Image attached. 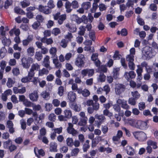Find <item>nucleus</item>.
<instances>
[{"label":"nucleus","mask_w":158,"mask_h":158,"mask_svg":"<svg viewBox=\"0 0 158 158\" xmlns=\"http://www.w3.org/2000/svg\"><path fill=\"white\" fill-rule=\"evenodd\" d=\"M76 94L73 91L69 92L68 94V99L71 102H73L76 98Z\"/></svg>","instance_id":"nucleus-17"},{"label":"nucleus","mask_w":158,"mask_h":158,"mask_svg":"<svg viewBox=\"0 0 158 158\" xmlns=\"http://www.w3.org/2000/svg\"><path fill=\"white\" fill-rule=\"evenodd\" d=\"M65 117L67 118H70L72 117V113L70 110H66L64 111Z\"/></svg>","instance_id":"nucleus-31"},{"label":"nucleus","mask_w":158,"mask_h":158,"mask_svg":"<svg viewBox=\"0 0 158 158\" xmlns=\"http://www.w3.org/2000/svg\"><path fill=\"white\" fill-rule=\"evenodd\" d=\"M38 9L40 12L46 14H48L51 13V11L48 6H44L41 5L39 6Z\"/></svg>","instance_id":"nucleus-9"},{"label":"nucleus","mask_w":158,"mask_h":158,"mask_svg":"<svg viewBox=\"0 0 158 158\" xmlns=\"http://www.w3.org/2000/svg\"><path fill=\"white\" fill-rule=\"evenodd\" d=\"M56 116L54 114H50L48 116L49 120L51 121H55L56 120Z\"/></svg>","instance_id":"nucleus-64"},{"label":"nucleus","mask_w":158,"mask_h":158,"mask_svg":"<svg viewBox=\"0 0 158 158\" xmlns=\"http://www.w3.org/2000/svg\"><path fill=\"white\" fill-rule=\"evenodd\" d=\"M21 62L23 66L26 69H28L32 63L33 59L30 57L28 58L23 57L22 58Z\"/></svg>","instance_id":"nucleus-3"},{"label":"nucleus","mask_w":158,"mask_h":158,"mask_svg":"<svg viewBox=\"0 0 158 158\" xmlns=\"http://www.w3.org/2000/svg\"><path fill=\"white\" fill-rule=\"evenodd\" d=\"M124 115V112H122L118 113V114H115L114 117L116 119L117 121H119L121 119V117H123Z\"/></svg>","instance_id":"nucleus-36"},{"label":"nucleus","mask_w":158,"mask_h":158,"mask_svg":"<svg viewBox=\"0 0 158 158\" xmlns=\"http://www.w3.org/2000/svg\"><path fill=\"white\" fill-rule=\"evenodd\" d=\"M98 7V4L97 3H94L93 4L92 8L91 9V12L93 13L95 12Z\"/></svg>","instance_id":"nucleus-57"},{"label":"nucleus","mask_w":158,"mask_h":158,"mask_svg":"<svg viewBox=\"0 0 158 158\" xmlns=\"http://www.w3.org/2000/svg\"><path fill=\"white\" fill-rule=\"evenodd\" d=\"M103 91L106 92V94H107L110 91V88L108 85H106L103 87Z\"/></svg>","instance_id":"nucleus-61"},{"label":"nucleus","mask_w":158,"mask_h":158,"mask_svg":"<svg viewBox=\"0 0 158 158\" xmlns=\"http://www.w3.org/2000/svg\"><path fill=\"white\" fill-rule=\"evenodd\" d=\"M47 4V6L50 10L54 8L55 6V5L53 3V1L52 0H49Z\"/></svg>","instance_id":"nucleus-47"},{"label":"nucleus","mask_w":158,"mask_h":158,"mask_svg":"<svg viewBox=\"0 0 158 158\" xmlns=\"http://www.w3.org/2000/svg\"><path fill=\"white\" fill-rule=\"evenodd\" d=\"M147 143L148 145L152 146L153 149H156L158 148L157 143L151 140H148L147 142Z\"/></svg>","instance_id":"nucleus-20"},{"label":"nucleus","mask_w":158,"mask_h":158,"mask_svg":"<svg viewBox=\"0 0 158 158\" xmlns=\"http://www.w3.org/2000/svg\"><path fill=\"white\" fill-rule=\"evenodd\" d=\"M98 71L104 73H106L107 71V68L104 65H101L98 68Z\"/></svg>","instance_id":"nucleus-48"},{"label":"nucleus","mask_w":158,"mask_h":158,"mask_svg":"<svg viewBox=\"0 0 158 158\" xmlns=\"http://www.w3.org/2000/svg\"><path fill=\"white\" fill-rule=\"evenodd\" d=\"M66 15L65 14H63L60 15L58 20V23L60 25L62 24L64 21L66 19Z\"/></svg>","instance_id":"nucleus-30"},{"label":"nucleus","mask_w":158,"mask_h":158,"mask_svg":"<svg viewBox=\"0 0 158 158\" xmlns=\"http://www.w3.org/2000/svg\"><path fill=\"white\" fill-rule=\"evenodd\" d=\"M2 42L4 46H8L10 44V41L9 39H7L5 37L3 38V39L2 40Z\"/></svg>","instance_id":"nucleus-42"},{"label":"nucleus","mask_w":158,"mask_h":158,"mask_svg":"<svg viewBox=\"0 0 158 158\" xmlns=\"http://www.w3.org/2000/svg\"><path fill=\"white\" fill-rule=\"evenodd\" d=\"M98 53H93L91 57V60L93 61H95V60H98Z\"/></svg>","instance_id":"nucleus-56"},{"label":"nucleus","mask_w":158,"mask_h":158,"mask_svg":"<svg viewBox=\"0 0 158 158\" xmlns=\"http://www.w3.org/2000/svg\"><path fill=\"white\" fill-rule=\"evenodd\" d=\"M60 32V30L58 28H55L53 29L52 31V34H54L55 36L58 35Z\"/></svg>","instance_id":"nucleus-44"},{"label":"nucleus","mask_w":158,"mask_h":158,"mask_svg":"<svg viewBox=\"0 0 158 158\" xmlns=\"http://www.w3.org/2000/svg\"><path fill=\"white\" fill-rule=\"evenodd\" d=\"M106 80V76L103 73L100 72L99 75V80L102 82H103L105 81Z\"/></svg>","instance_id":"nucleus-32"},{"label":"nucleus","mask_w":158,"mask_h":158,"mask_svg":"<svg viewBox=\"0 0 158 158\" xmlns=\"http://www.w3.org/2000/svg\"><path fill=\"white\" fill-rule=\"evenodd\" d=\"M67 41L65 39H63L61 40L60 43V45L63 48H65L67 46Z\"/></svg>","instance_id":"nucleus-54"},{"label":"nucleus","mask_w":158,"mask_h":158,"mask_svg":"<svg viewBox=\"0 0 158 158\" xmlns=\"http://www.w3.org/2000/svg\"><path fill=\"white\" fill-rule=\"evenodd\" d=\"M127 154L131 156H133L134 154V149L131 146H128L127 147L126 150Z\"/></svg>","instance_id":"nucleus-22"},{"label":"nucleus","mask_w":158,"mask_h":158,"mask_svg":"<svg viewBox=\"0 0 158 158\" xmlns=\"http://www.w3.org/2000/svg\"><path fill=\"white\" fill-rule=\"evenodd\" d=\"M35 56V58L38 61L41 60L43 58L42 54L40 52H36Z\"/></svg>","instance_id":"nucleus-46"},{"label":"nucleus","mask_w":158,"mask_h":158,"mask_svg":"<svg viewBox=\"0 0 158 158\" xmlns=\"http://www.w3.org/2000/svg\"><path fill=\"white\" fill-rule=\"evenodd\" d=\"M64 88L62 86L59 87L58 89V94L60 96H62L64 94Z\"/></svg>","instance_id":"nucleus-40"},{"label":"nucleus","mask_w":158,"mask_h":158,"mask_svg":"<svg viewBox=\"0 0 158 158\" xmlns=\"http://www.w3.org/2000/svg\"><path fill=\"white\" fill-rule=\"evenodd\" d=\"M35 49L33 47H29L27 49V52L28 55L32 56L34 55Z\"/></svg>","instance_id":"nucleus-23"},{"label":"nucleus","mask_w":158,"mask_h":158,"mask_svg":"<svg viewBox=\"0 0 158 158\" xmlns=\"http://www.w3.org/2000/svg\"><path fill=\"white\" fill-rule=\"evenodd\" d=\"M65 27L68 29L69 31L70 32L73 33L76 31L77 28L75 25L70 24L69 23H67L66 24Z\"/></svg>","instance_id":"nucleus-16"},{"label":"nucleus","mask_w":158,"mask_h":158,"mask_svg":"<svg viewBox=\"0 0 158 158\" xmlns=\"http://www.w3.org/2000/svg\"><path fill=\"white\" fill-rule=\"evenodd\" d=\"M79 115L80 117L79 121L77 123L78 125L81 126H86L87 123L88 118L85 116V112L82 111L80 112L79 114Z\"/></svg>","instance_id":"nucleus-1"},{"label":"nucleus","mask_w":158,"mask_h":158,"mask_svg":"<svg viewBox=\"0 0 158 158\" xmlns=\"http://www.w3.org/2000/svg\"><path fill=\"white\" fill-rule=\"evenodd\" d=\"M67 132L69 134H72L73 136H76L78 134V132L74 128H71L69 130H67Z\"/></svg>","instance_id":"nucleus-37"},{"label":"nucleus","mask_w":158,"mask_h":158,"mask_svg":"<svg viewBox=\"0 0 158 158\" xmlns=\"http://www.w3.org/2000/svg\"><path fill=\"white\" fill-rule=\"evenodd\" d=\"M89 35L90 39L93 41H95L96 39L95 32L94 31H92L89 32Z\"/></svg>","instance_id":"nucleus-39"},{"label":"nucleus","mask_w":158,"mask_h":158,"mask_svg":"<svg viewBox=\"0 0 158 158\" xmlns=\"http://www.w3.org/2000/svg\"><path fill=\"white\" fill-rule=\"evenodd\" d=\"M84 59L85 57L83 55L79 54L76 59L75 62V64L78 67L84 66L85 64Z\"/></svg>","instance_id":"nucleus-4"},{"label":"nucleus","mask_w":158,"mask_h":158,"mask_svg":"<svg viewBox=\"0 0 158 158\" xmlns=\"http://www.w3.org/2000/svg\"><path fill=\"white\" fill-rule=\"evenodd\" d=\"M12 143V141L10 139H8V140L3 143V146L4 148L5 149H8Z\"/></svg>","instance_id":"nucleus-29"},{"label":"nucleus","mask_w":158,"mask_h":158,"mask_svg":"<svg viewBox=\"0 0 158 158\" xmlns=\"http://www.w3.org/2000/svg\"><path fill=\"white\" fill-rule=\"evenodd\" d=\"M6 65V62L5 61H2L0 65V67L1 69L0 71H1L2 70V72H3Z\"/></svg>","instance_id":"nucleus-53"},{"label":"nucleus","mask_w":158,"mask_h":158,"mask_svg":"<svg viewBox=\"0 0 158 158\" xmlns=\"http://www.w3.org/2000/svg\"><path fill=\"white\" fill-rule=\"evenodd\" d=\"M94 73V70L93 69H85L82 70L81 73L84 76H86L87 74L89 77L92 76Z\"/></svg>","instance_id":"nucleus-8"},{"label":"nucleus","mask_w":158,"mask_h":158,"mask_svg":"<svg viewBox=\"0 0 158 158\" xmlns=\"http://www.w3.org/2000/svg\"><path fill=\"white\" fill-rule=\"evenodd\" d=\"M73 8L76 9L78 8L79 5L78 2L76 0L73 1L71 3Z\"/></svg>","instance_id":"nucleus-60"},{"label":"nucleus","mask_w":158,"mask_h":158,"mask_svg":"<svg viewBox=\"0 0 158 158\" xmlns=\"http://www.w3.org/2000/svg\"><path fill=\"white\" fill-rule=\"evenodd\" d=\"M79 152V150L78 148H75L73 149L71 152L72 156H76Z\"/></svg>","instance_id":"nucleus-55"},{"label":"nucleus","mask_w":158,"mask_h":158,"mask_svg":"<svg viewBox=\"0 0 158 158\" xmlns=\"http://www.w3.org/2000/svg\"><path fill=\"white\" fill-rule=\"evenodd\" d=\"M125 86L122 84L117 85L115 87V90L116 93L119 95L124 90Z\"/></svg>","instance_id":"nucleus-11"},{"label":"nucleus","mask_w":158,"mask_h":158,"mask_svg":"<svg viewBox=\"0 0 158 158\" xmlns=\"http://www.w3.org/2000/svg\"><path fill=\"white\" fill-rule=\"evenodd\" d=\"M113 108L115 111L119 113V112H123V111L120 110V107L118 104H115L113 106Z\"/></svg>","instance_id":"nucleus-50"},{"label":"nucleus","mask_w":158,"mask_h":158,"mask_svg":"<svg viewBox=\"0 0 158 158\" xmlns=\"http://www.w3.org/2000/svg\"><path fill=\"white\" fill-rule=\"evenodd\" d=\"M48 73L49 70L44 68L40 70L39 71V75L40 76H42L44 74L47 75Z\"/></svg>","instance_id":"nucleus-27"},{"label":"nucleus","mask_w":158,"mask_h":158,"mask_svg":"<svg viewBox=\"0 0 158 158\" xmlns=\"http://www.w3.org/2000/svg\"><path fill=\"white\" fill-rule=\"evenodd\" d=\"M95 123L98 127H100L101 124L104 122L106 119L105 116L102 114L99 115L98 114H96L95 115Z\"/></svg>","instance_id":"nucleus-5"},{"label":"nucleus","mask_w":158,"mask_h":158,"mask_svg":"<svg viewBox=\"0 0 158 158\" xmlns=\"http://www.w3.org/2000/svg\"><path fill=\"white\" fill-rule=\"evenodd\" d=\"M40 69V66L37 64H33L31 66V69L34 71L35 70L38 71Z\"/></svg>","instance_id":"nucleus-35"},{"label":"nucleus","mask_w":158,"mask_h":158,"mask_svg":"<svg viewBox=\"0 0 158 158\" xmlns=\"http://www.w3.org/2000/svg\"><path fill=\"white\" fill-rule=\"evenodd\" d=\"M137 69L136 70V73L137 74H142V73L143 72V68L142 67H141L140 65H137Z\"/></svg>","instance_id":"nucleus-59"},{"label":"nucleus","mask_w":158,"mask_h":158,"mask_svg":"<svg viewBox=\"0 0 158 158\" xmlns=\"http://www.w3.org/2000/svg\"><path fill=\"white\" fill-rule=\"evenodd\" d=\"M136 74L134 71H130L129 72H126L124 77L127 81H130L131 79L135 78Z\"/></svg>","instance_id":"nucleus-7"},{"label":"nucleus","mask_w":158,"mask_h":158,"mask_svg":"<svg viewBox=\"0 0 158 158\" xmlns=\"http://www.w3.org/2000/svg\"><path fill=\"white\" fill-rule=\"evenodd\" d=\"M45 107L46 110L47 111H50L52 109V106L51 104L46 103L45 104Z\"/></svg>","instance_id":"nucleus-63"},{"label":"nucleus","mask_w":158,"mask_h":158,"mask_svg":"<svg viewBox=\"0 0 158 158\" xmlns=\"http://www.w3.org/2000/svg\"><path fill=\"white\" fill-rule=\"evenodd\" d=\"M40 134L38 136V139L41 140L42 137L44 136L47 133L46 130L44 127L42 128L40 130Z\"/></svg>","instance_id":"nucleus-19"},{"label":"nucleus","mask_w":158,"mask_h":158,"mask_svg":"<svg viewBox=\"0 0 158 158\" xmlns=\"http://www.w3.org/2000/svg\"><path fill=\"white\" fill-rule=\"evenodd\" d=\"M119 69L118 68H115L113 70V77L115 79H117L118 78L119 75Z\"/></svg>","instance_id":"nucleus-26"},{"label":"nucleus","mask_w":158,"mask_h":158,"mask_svg":"<svg viewBox=\"0 0 158 158\" xmlns=\"http://www.w3.org/2000/svg\"><path fill=\"white\" fill-rule=\"evenodd\" d=\"M66 143L68 146L71 147L73 145V141L71 138L69 137L66 140Z\"/></svg>","instance_id":"nucleus-33"},{"label":"nucleus","mask_w":158,"mask_h":158,"mask_svg":"<svg viewBox=\"0 0 158 158\" xmlns=\"http://www.w3.org/2000/svg\"><path fill=\"white\" fill-rule=\"evenodd\" d=\"M57 52V49L55 47H52L49 50V53L52 55V58H54L57 56L56 52Z\"/></svg>","instance_id":"nucleus-25"},{"label":"nucleus","mask_w":158,"mask_h":158,"mask_svg":"<svg viewBox=\"0 0 158 158\" xmlns=\"http://www.w3.org/2000/svg\"><path fill=\"white\" fill-rule=\"evenodd\" d=\"M40 25V23L36 21L34 22V23L32 25V26L34 29L36 30L39 27Z\"/></svg>","instance_id":"nucleus-58"},{"label":"nucleus","mask_w":158,"mask_h":158,"mask_svg":"<svg viewBox=\"0 0 158 158\" xmlns=\"http://www.w3.org/2000/svg\"><path fill=\"white\" fill-rule=\"evenodd\" d=\"M137 127L140 129L143 130L147 128V123L144 121L140 120L138 121L136 123Z\"/></svg>","instance_id":"nucleus-10"},{"label":"nucleus","mask_w":158,"mask_h":158,"mask_svg":"<svg viewBox=\"0 0 158 158\" xmlns=\"http://www.w3.org/2000/svg\"><path fill=\"white\" fill-rule=\"evenodd\" d=\"M49 57L48 56H46L44 58L43 64L44 66L46 68L48 69L49 70H50L51 68L50 66Z\"/></svg>","instance_id":"nucleus-13"},{"label":"nucleus","mask_w":158,"mask_h":158,"mask_svg":"<svg viewBox=\"0 0 158 158\" xmlns=\"http://www.w3.org/2000/svg\"><path fill=\"white\" fill-rule=\"evenodd\" d=\"M91 6V3L89 2H83L81 5V6L85 10H88Z\"/></svg>","instance_id":"nucleus-21"},{"label":"nucleus","mask_w":158,"mask_h":158,"mask_svg":"<svg viewBox=\"0 0 158 158\" xmlns=\"http://www.w3.org/2000/svg\"><path fill=\"white\" fill-rule=\"evenodd\" d=\"M20 3L22 7L23 8L27 7L30 5V2L26 0L21 2Z\"/></svg>","instance_id":"nucleus-34"},{"label":"nucleus","mask_w":158,"mask_h":158,"mask_svg":"<svg viewBox=\"0 0 158 158\" xmlns=\"http://www.w3.org/2000/svg\"><path fill=\"white\" fill-rule=\"evenodd\" d=\"M152 48L149 46H146L143 48L142 52L145 56L150 57L151 54V50Z\"/></svg>","instance_id":"nucleus-12"},{"label":"nucleus","mask_w":158,"mask_h":158,"mask_svg":"<svg viewBox=\"0 0 158 158\" xmlns=\"http://www.w3.org/2000/svg\"><path fill=\"white\" fill-rule=\"evenodd\" d=\"M134 56L129 54L127 55L126 59L127 61H129V62H134Z\"/></svg>","instance_id":"nucleus-43"},{"label":"nucleus","mask_w":158,"mask_h":158,"mask_svg":"<svg viewBox=\"0 0 158 158\" xmlns=\"http://www.w3.org/2000/svg\"><path fill=\"white\" fill-rule=\"evenodd\" d=\"M79 29L78 34L81 36L84 35L86 31V28L83 26H81L79 27Z\"/></svg>","instance_id":"nucleus-28"},{"label":"nucleus","mask_w":158,"mask_h":158,"mask_svg":"<svg viewBox=\"0 0 158 158\" xmlns=\"http://www.w3.org/2000/svg\"><path fill=\"white\" fill-rule=\"evenodd\" d=\"M103 115L107 116L110 118L111 117L113 116V113L110 112L109 110L107 109H105L103 111Z\"/></svg>","instance_id":"nucleus-41"},{"label":"nucleus","mask_w":158,"mask_h":158,"mask_svg":"<svg viewBox=\"0 0 158 158\" xmlns=\"http://www.w3.org/2000/svg\"><path fill=\"white\" fill-rule=\"evenodd\" d=\"M133 134L135 139L139 141H143L147 139L146 134L143 131L134 132Z\"/></svg>","instance_id":"nucleus-2"},{"label":"nucleus","mask_w":158,"mask_h":158,"mask_svg":"<svg viewBox=\"0 0 158 158\" xmlns=\"http://www.w3.org/2000/svg\"><path fill=\"white\" fill-rule=\"evenodd\" d=\"M12 0H6L4 3V7L6 9H7L12 4Z\"/></svg>","instance_id":"nucleus-38"},{"label":"nucleus","mask_w":158,"mask_h":158,"mask_svg":"<svg viewBox=\"0 0 158 158\" xmlns=\"http://www.w3.org/2000/svg\"><path fill=\"white\" fill-rule=\"evenodd\" d=\"M14 82L10 78H8V81L6 83L7 86L8 88H11L13 86V85L14 84Z\"/></svg>","instance_id":"nucleus-45"},{"label":"nucleus","mask_w":158,"mask_h":158,"mask_svg":"<svg viewBox=\"0 0 158 158\" xmlns=\"http://www.w3.org/2000/svg\"><path fill=\"white\" fill-rule=\"evenodd\" d=\"M29 98L30 100L32 101H36L38 100L39 96L36 91H35L34 92L29 94Z\"/></svg>","instance_id":"nucleus-15"},{"label":"nucleus","mask_w":158,"mask_h":158,"mask_svg":"<svg viewBox=\"0 0 158 158\" xmlns=\"http://www.w3.org/2000/svg\"><path fill=\"white\" fill-rule=\"evenodd\" d=\"M92 107H89L87 108L88 112L89 114H92L94 110L97 111L99 109V104L98 102H94L92 105Z\"/></svg>","instance_id":"nucleus-6"},{"label":"nucleus","mask_w":158,"mask_h":158,"mask_svg":"<svg viewBox=\"0 0 158 158\" xmlns=\"http://www.w3.org/2000/svg\"><path fill=\"white\" fill-rule=\"evenodd\" d=\"M14 11L15 13L17 14L21 15H25V12L22 9L18 6H15L14 8Z\"/></svg>","instance_id":"nucleus-18"},{"label":"nucleus","mask_w":158,"mask_h":158,"mask_svg":"<svg viewBox=\"0 0 158 158\" xmlns=\"http://www.w3.org/2000/svg\"><path fill=\"white\" fill-rule=\"evenodd\" d=\"M36 19L37 21L40 23L42 22L44 20L43 17L41 15H37L36 17Z\"/></svg>","instance_id":"nucleus-51"},{"label":"nucleus","mask_w":158,"mask_h":158,"mask_svg":"<svg viewBox=\"0 0 158 158\" xmlns=\"http://www.w3.org/2000/svg\"><path fill=\"white\" fill-rule=\"evenodd\" d=\"M131 94L134 97V98L136 99H138L140 96V94H139L138 92L137 91L134 92H132Z\"/></svg>","instance_id":"nucleus-52"},{"label":"nucleus","mask_w":158,"mask_h":158,"mask_svg":"<svg viewBox=\"0 0 158 158\" xmlns=\"http://www.w3.org/2000/svg\"><path fill=\"white\" fill-rule=\"evenodd\" d=\"M82 94L84 97H87L89 95L90 92L88 89H85L83 90Z\"/></svg>","instance_id":"nucleus-49"},{"label":"nucleus","mask_w":158,"mask_h":158,"mask_svg":"<svg viewBox=\"0 0 158 158\" xmlns=\"http://www.w3.org/2000/svg\"><path fill=\"white\" fill-rule=\"evenodd\" d=\"M71 3L69 1H67L65 4V7L67 12L70 13L72 11V9L71 8Z\"/></svg>","instance_id":"nucleus-24"},{"label":"nucleus","mask_w":158,"mask_h":158,"mask_svg":"<svg viewBox=\"0 0 158 158\" xmlns=\"http://www.w3.org/2000/svg\"><path fill=\"white\" fill-rule=\"evenodd\" d=\"M56 148L57 145L54 144L50 146V151L52 152H57V150Z\"/></svg>","instance_id":"nucleus-62"},{"label":"nucleus","mask_w":158,"mask_h":158,"mask_svg":"<svg viewBox=\"0 0 158 158\" xmlns=\"http://www.w3.org/2000/svg\"><path fill=\"white\" fill-rule=\"evenodd\" d=\"M33 39V36L32 35H29L27 39L23 40L22 41L23 44L24 46H27L31 42Z\"/></svg>","instance_id":"nucleus-14"}]
</instances>
